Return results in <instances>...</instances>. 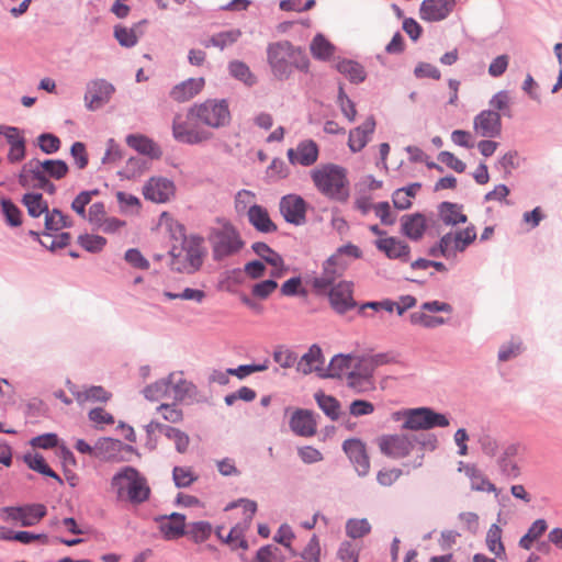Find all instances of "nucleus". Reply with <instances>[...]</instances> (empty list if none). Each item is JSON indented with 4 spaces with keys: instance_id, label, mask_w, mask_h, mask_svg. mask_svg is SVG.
<instances>
[{
    "instance_id": "obj_20",
    "label": "nucleus",
    "mask_w": 562,
    "mask_h": 562,
    "mask_svg": "<svg viewBox=\"0 0 562 562\" xmlns=\"http://www.w3.org/2000/svg\"><path fill=\"white\" fill-rule=\"evenodd\" d=\"M134 477H130V487L125 497L133 505H140L150 498L151 490L147 479L140 472L128 471ZM128 479V476H124Z\"/></svg>"
},
{
    "instance_id": "obj_39",
    "label": "nucleus",
    "mask_w": 562,
    "mask_h": 562,
    "mask_svg": "<svg viewBox=\"0 0 562 562\" xmlns=\"http://www.w3.org/2000/svg\"><path fill=\"white\" fill-rule=\"evenodd\" d=\"M336 69L344 76H346L350 82L360 83L367 78L364 67L352 59H342L337 63Z\"/></svg>"
},
{
    "instance_id": "obj_15",
    "label": "nucleus",
    "mask_w": 562,
    "mask_h": 562,
    "mask_svg": "<svg viewBox=\"0 0 562 562\" xmlns=\"http://www.w3.org/2000/svg\"><path fill=\"white\" fill-rule=\"evenodd\" d=\"M158 524L164 539L173 540L186 535V515L173 512L170 515H159L154 518Z\"/></svg>"
},
{
    "instance_id": "obj_63",
    "label": "nucleus",
    "mask_w": 562,
    "mask_h": 562,
    "mask_svg": "<svg viewBox=\"0 0 562 562\" xmlns=\"http://www.w3.org/2000/svg\"><path fill=\"white\" fill-rule=\"evenodd\" d=\"M300 557L305 561L321 562V544L316 535L311 537Z\"/></svg>"
},
{
    "instance_id": "obj_49",
    "label": "nucleus",
    "mask_w": 562,
    "mask_h": 562,
    "mask_svg": "<svg viewBox=\"0 0 562 562\" xmlns=\"http://www.w3.org/2000/svg\"><path fill=\"white\" fill-rule=\"evenodd\" d=\"M38 164L48 178L56 180L65 178L69 171L68 165L61 159H46Z\"/></svg>"
},
{
    "instance_id": "obj_32",
    "label": "nucleus",
    "mask_w": 562,
    "mask_h": 562,
    "mask_svg": "<svg viewBox=\"0 0 562 562\" xmlns=\"http://www.w3.org/2000/svg\"><path fill=\"white\" fill-rule=\"evenodd\" d=\"M462 205L452 202H441L438 205V214L442 223L447 226H456L458 224H464L468 221V216L462 213Z\"/></svg>"
},
{
    "instance_id": "obj_56",
    "label": "nucleus",
    "mask_w": 562,
    "mask_h": 562,
    "mask_svg": "<svg viewBox=\"0 0 562 562\" xmlns=\"http://www.w3.org/2000/svg\"><path fill=\"white\" fill-rule=\"evenodd\" d=\"M79 245L89 252H100L106 245V239L100 235L83 234L78 237Z\"/></svg>"
},
{
    "instance_id": "obj_22",
    "label": "nucleus",
    "mask_w": 562,
    "mask_h": 562,
    "mask_svg": "<svg viewBox=\"0 0 562 562\" xmlns=\"http://www.w3.org/2000/svg\"><path fill=\"white\" fill-rule=\"evenodd\" d=\"M324 369V356L321 347L316 344L312 345L300 359L297 358L296 371L304 375L315 371L321 376Z\"/></svg>"
},
{
    "instance_id": "obj_34",
    "label": "nucleus",
    "mask_w": 562,
    "mask_h": 562,
    "mask_svg": "<svg viewBox=\"0 0 562 562\" xmlns=\"http://www.w3.org/2000/svg\"><path fill=\"white\" fill-rule=\"evenodd\" d=\"M172 378H176V372H171L166 378L147 385L143 390L145 398L150 402H158L159 400L169 396V393L171 392Z\"/></svg>"
},
{
    "instance_id": "obj_46",
    "label": "nucleus",
    "mask_w": 562,
    "mask_h": 562,
    "mask_svg": "<svg viewBox=\"0 0 562 562\" xmlns=\"http://www.w3.org/2000/svg\"><path fill=\"white\" fill-rule=\"evenodd\" d=\"M548 529V524L544 519L539 518L535 520L527 532L520 538L519 547L529 550L532 547V543L538 540Z\"/></svg>"
},
{
    "instance_id": "obj_54",
    "label": "nucleus",
    "mask_w": 562,
    "mask_h": 562,
    "mask_svg": "<svg viewBox=\"0 0 562 562\" xmlns=\"http://www.w3.org/2000/svg\"><path fill=\"white\" fill-rule=\"evenodd\" d=\"M413 325H422L426 328H435L446 324V319L441 316H430L422 311L413 312L409 315Z\"/></svg>"
},
{
    "instance_id": "obj_58",
    "label": "nucleus",
    "mask_w": 562,
    "mask_h": 562,
    "mask_svg": "<svg viewBox=\"0 0 562 562\" xmlns=\"http://www.w3.org/2000/svg\"><path fill=\"white\" fill-rule=\"evenodd\" d=\"M491 110H494L498 113L502 112L503 115L510 117L512 113L509 110V93L506 90H501L495 93L491 100L488 101Z\"/></svg>"
},
{
    "instance_id": "obj_27",
    "label": "nucleus",
    "mask_w": 562,
    "mask_h": 562,
    "mask_svg": "<svg viewBox=\"0 0 562 562\" xmlns=\"http://www.w3.org/2000/svg\"><path fill=\"white\" fill-rule=\"evenodd\" d=\"M121 447V440L109 437L100 438L95 442V458L111 462H128L126 456H119L117 448Z\"/></svg>"
},
{
    "instance_id": "obj_35",
    "label": "nucleus",
    "mask_w": 562,
    "mask_h": 562,
    "mask_svg": "<svg viewBox=\"0 0 562 562\" xmlns=\"http://www.w3.org/2000/svg\"><path fill=\"white\" fill-rule=\"evenodd\" d=\"M67 383L69 385V391L72 393V395L79 403L106 402L111 397V393L100 385H92L83 391H79L76 389L75 385L70 383V381H68Z\"/></svg>"
},
{
    "instance_id": "obj_33",
    "label": "nucleus",
    "mask_w": 562,
    "mask_h": 562,
    "mask_svg": "<svg viewBox=\"0 0 562 562\" xmlns=\"http://www.w3.org/2000/svg\"><path fill=\"white\" fill-rule=\"evenodd\" d=\"M352 359L351 355L338 353L334 356L324 372L321 373V378L340 379L344 374L348 375Z\"/></svg>"
},
{
    "instance_id": "obj_48",
    "label": "nucleus",
    "mask_w": 562,
    "mask_h": 562,
    "mask_svg": "<svg viewBox=\"0 0 562 562\" xmlns=\"http://www.w3.org/2000/svg\"><path fill=\"white\" fill-rule=\"evenodd\" d=\"M347 537L360 539L369 535L372 530L371 524L367 518H349L345 526Z\"/></svg>"
},
{
    "instance_id": "obj_52",
    "label": "nucleus",
    "mask_w": 562,
    "mask_h": 562,
    "mask_svg": "<svg viewBox=\"0 0 562 562\" xmlns=\"http://www.w3.org/2000/svg\"><path fill=\"white\" fill-rule=\"evenodd\" d=\"M1 212L9 226L18 227L22 224V212L10 199H1Z\"/></svg>"
},
{
    "instance_id": "obj_51",
    "label": "nucleus",
    "mask_w": 562,
    "mask_h": 562,
    "mask_svg": "<svg viewBox=\"0 0 562 562\" xmlns=\"http://www.w3.org/2000/svg\"><path fill=\"white\" fill-rule=\"evenodd\" d=\"M273 361L283 369L297 366V355L288 347L277 346L272 353Z\"/></svg>"
},
{
    "instance_id": "obj_36",
    "label": "nucleus",
    "mask_w": 562,
    "mask_h": 562,
    "mask_svg": "<svg viewBox=\"0 0 562 562\" xmlns=\"http://www.w3.org/2000/svg\"><path fill=\"white\" fill-rule=\"evenodd\" d=\"M74 222L65 215L59 209L49 210L45 216V232L43 236L52 237L53 232H58L63 228L72 227Z\"/></svg>"
},
{
    "instance_id": "obj_60",
    "label": "nucleus",
    "mask_w": 562,
    "mask_h": 562,
    "mask_svg": "<svg viewBox=\"0 0 562 562\" xmlns=\"http://www.w3.org/2000/svg\"><path fill=\"white\" fill-rule=\"evenodd\" d=\"M37 145L47 155L55 154L60 148V139L52 133H42L37 137Z\"/></svg>"
},
{
    "instance_id": "obj_40",
    "label": "nucleus",
    "mask_w": 562,
    "mask_h": 562,
    "mask_svg": "<svg viewBox=\"0 0 562 562\" xmlns=\"http://www.w3.org/2000/svg\"><path fill=\"white\" fill-rule=\"evenodd\" d=\"M22 204L26 207L27 214L31 217L37 218L42 214L49 211L47 202L44 200L43 194L38 192H29L23 194Z\"/></svg>"
},
{
    "instance_id": "obj_4",
    "label": "nucleus",
    "mask_w": 562,
    "mask_h": 562,
    "mask_svg": "<svg viewBox=\"0 0 562 562\" xmlns=\"http://www.w3.org/2000/svg\"><path fill=\"white\" fill-rule=\"evenodd\" d=\"M217 226L210 229L207 239L215 261H222L238 254L245 246L239 231L226 218L217 217Z\"/></svg>"
},
{
    "instance_id": "obj_19",
    "label": "nucleus",
    "mask_w": 562,
    "mask_h": 562,
    "mask_svg": "<svg viewBox=\"0 0 562 562\" xmlns=\"http://www.w3.org/2000/svg\"><path fill=\"white\" fill-rule=\"evenodd\" d=\"M172 136L177 142L196 145L211 138V133L190 128L186 122L180 121L177 115L172 121Z\"/></svg>"
},
{
    "instance_id": "obj_8",
    "label": "nucleus",
    "mask_w": 562,
    "mask_h": 562,
    "mask_svg": "<svg viewBox=\"0 0 562 562\" xmlns=\"http://www.w3.org/2000/svg\"><path fill=\"white\" fill-rule=\"evenodd\" d=\"M382 454L391 459L407 457L414 449V439L411 434L383 435L378 439Z\"/></svg>"
},
{
    "instance_id": "obj_11",
    "label": "nucleus",
    "mask_w": 562,
    "mask_h": 562,
    "mask_svg": "<svg viewBox=\"0 0 562 562\" xmlns=\"http://www.w3.org/2000/svg\"><path fill=\"white\" fill-rule=\"evenodd\" d=\"M352 288L353 283L350 281H340L329 288V303L336 313L345 314L356 307L357 303L352 297Z\"/></svg>"
},
{
    "instance_id": "obj_45",
    "label": "nucleus",
    "mask_w": 562,
    "mask_h": 562,
    "mask_svg": "<svg viewBox=\"0 0 562 562\" xmlns=\"http://www.w3.org/2000/svg\"><path fill=\"white\" fill-rule=\"evenodd\" d=\"M476 239V229L470 225L464 229L452 233L453 254L464 251Z\"/></svg>"
},
{
    "instance_id": "obj_38",
    "label": "nucleus",
    "mask_w": 562,
    "mask_h": 562,
    "mask_svg": "<svg viewBox=\"0 0 562 562\" xmlns=\"http://www.w3.org/2000/svg\"><path fill=\"white\" fill-rule=\"evenodd\" d=\"M23 461L31 470L42 475L52 477L56 480L59 484H63L61 477L47 464L45 458L42 454L25 453L23 456Z\"/></svg>"
},
{
    "instance_id": "obj_57",
    "label": "nucleus",
    "mask_w": 562,
    "mask_h": 562,
    "mask_svg": "<svg viewBox=\"0 0 562 562\" xmlns=\"http://www.w3.org/2000/svg\"><path fill=\"white\" fill-rule=\"evenodd\" d=\"M189 535L195 543L207 540L212 533V525L209 521H195L190 524Z\"/></svg>"
},
{
    "instance_id": "obj_30",
    "label": "nucleus",
    "mask_w": 562,
    "mask_h": 562,
    "mask_svg": "<svg viewBox=\"0 0 562 562\" xmlns=\"http://www.w3.org/2000/svg\"><path fill=\"white\" fill-rule=\"evenodd\" d=\"M204 79L189 78L177 86L170 91V97L178 102H186L196 95L204 87Z\"/></svg>"
},
{
    "instance_id": "obj_3",
    "label": "nucleus",
    "mask_w": 562,
    "mask_h": 562,
    "mask_svg": "<svg viewBox=\"0 0 562 562\" xmlns=\"http://www.w3.org/2000/svg\"><path fill=\"white\" fill-rule=\"evenodd\" d=\"M181 238V249L172 247L170 250L171 261L170 268L180 273H194L203 263V243L204 238L199 235L186 236V228L183 225H177Z\"/></svg>"
},
{
    "instance_id": "obj_37",
    "label": "nucleus",
    "mask_w": 562,
    "mask_h": 562,
    "mask_svg": "<svg viewBox=\"0 0 562 562\" xmlns=\"http://www.w3.org/2000/svg\"><path fill=\"white\" fill-rule=\"evenodd\" d=\"M128 471L139 472L136 468L131 465H125L121 468L114 475L111 477L110 486L111 490L115 493L117 499H123L125 494L127 493V488L130 487V479H124V476L134 477Z\"/></svg>"
},
{
    "instance_id": "obj_42",
    "label": "nucleus",
    "mask_w": 562,
    "mask_h": 562,
    "mask_svg": "<svg viewBox=\"0 0 562 562\" xmlns=\"http://www.w3.org/2000/svg\"><path fill=\"white\" fill-rule=\"evenodd\" d=\"M228 72L236 80L241 81L247 87H252L257 82L256 76L251 72L246 63L233 60L228 63Z\"/></svg>"
},
{
    "instance_id": "obj_53",
    "label": "nucleus",
    "mask_w": 562,
    "mask_h": 562,
    "mask_svg": "<svg viewBox=\"0 0 562 562\" xmlns=\"http://www.w3.org/2000/svg\"><path fill=\"white\" fill-rule=\"evenodd\" d=\"M46 507L43 504H26L25 512L22 517V527H31L36 525L46 516Z\"/></svg>"
},
{
    "instance_id": "obj_24",
    "label": "nucleus",
    "mask_w": 562,
    "mask_h": 562,
    "mask_svg": "<svg viewBox=\"0 0 562 562\" xmlns=\"http://www.w3.org/2000/svg\"><path fill=\"white\" fill-rule=\"evenodd\" d=\"M126 144L150 159H160L162 150L151 138L143 134H128L125 138Z\"/></svg>"
},
{
    "instance_id": "obj_1",
    "label": "nucleus",
    "mask_w": 562,
    "mask_h": 562,
    "mask_svg": "<svg viewBox=\"0 0 562 562\" xmlns=\"http://www.w3.org/2000/svg\"><path fill=\"white\" fill-rule=\"evenodd\" d=\"M267 61L273 78L279 81L288 80L294 69L307 74L311 64L303 47L285 40L268 44Z\"/></svg>"
},
{
    "instance_id": "obj_50",
    "label": "nucleus",
    "mask_w": 562,
    "mask_h": 562,
    "mask_svg": "<svg viewBox=\"0 0 562 562\" xmlns=\"http://www.w3.org/2000/svg\"><path fill=\"white\" fill-rule=\"evenodd\" d=\"M486 546L497 558L505 554V547L502 542V529L497 524H493L487 530Z\"/></svg>"
},
{
    "instance_id": "obj_21",
    "label": "nucleus",
    "mask_w": 562,
    "mask_h": 562,
    "mask_svg": "<svg viewBox=\"0 0 562 562\" xmlns=\"http://www.w3.org/2000/svg\"><path fill=\"white\" fill-rule=\"evenodd\" d=\"M519 442H510L503 447V451L497 459V465L501 473L507 479H516L520 475V469L514 458L519 453Z\"/></svg>"
},
{
    "instance_id": "obj_55",
    "label": "nucleus",
    "mask_w": 562,
    "mask_h": 562,
    "mask_svg": "<svg viewBox=\"0 0 562 562\" xmlns=\"http://www.w3.org/2000/svg\"><path fill=\"white\" fill-rule=\"evenodd\" d=\"M453 252L452 249V232H449L440 237L439 241L431 246L428 250L431 257H445L450 258Z\"/></svg>"
},
{
    "instance_id": "obj_31",
    "label": "nucleus",
    "mask_w": 562,
    "mask_h": 562,
    "mask_svg": "<svg viewBox=\"0 0 562 562\" xmlns=\"http://www.w3.org/2000/svg\"><path fill=\"white\" fill-rule=\"evenodd\" d=\"M171 392L176 403H183L196 397L198 387L191 381L183 379L182 372H176V378H172Z\"/></svg>"
},
{
    "instance_id": "obj_14",
    "label": "nucleus",
    "mask_w": 562,
    "mask_h": 562,
    "mask_svg": "<svg viewBox=\"0 0 562 562\" xmlns=\"http://www.w3.org/2000/svg\"><path fill=\"white\" fill-rule=\"evenodd\" d=\"M175 183L164 177L150 178L143 188V194L146 200L155 203H166L175 194Z\"/></svg>"
},
{
    "instance_id": "obj_47",
    "label": "nucleus",
    "mask_w": 562,
    "mask_h": 562,
    "mask_svg": "<svg viewBox=\"0 0 562 562\" xmlns=\"http://www.w3.org/2000/svg\"><path fill=\"white\" fill-rule=\"evenodd\" d=\"M157 427V425L155 426ZM159 432L164 434L168 439L175 441V448L177 452L184 453L187 452L190 443L189 436L175 427L171 426H158Z\"/></svg>"
},
{
    "instance_id": "obj_18",
    "label": "nucleus",
    "mask_w": 562,
    "mask_h": 562,
    "mask_svg": "<svg viewBox=\"0 0 562 562\" xmlns=\"http://www.w3.org/2000/svg\"><path fill=\"white\" fill-rule=\"evenodd\" d=\"M0 135H3L10 145L8 160L12 164L20 162L26 155V140L14 126L0 125Z\"/></svg>"
},
{
    "instance_id": "obj_64",
    "label": "nucleus",
    "mask_w": 562,
    "mask_h": 562,
    "mask_svg": "<svg viewBox=\"0 0 562 562\" xmlns=\"http://www.w3.org/2000/svg\"><path fill=\"white\" fill-rule=\"evenodd\" d=\"M114 37L123 47H133L137 43V36L133 29L117 25L114 27Z\"/></svg>"
},
{
    "instance_id": "obj_16",
    "label": "nucleus",
    "mask_w": 562,
    "mask_h": 562,
    "mask_svg": "<svg viewBox=\"0 0 562 562\" xmlns=\"http://www.w3.org/2000/svg\"><path fill=\"white\" fill-rule=\"evenodd\" d=\"M286 155L290 164L310 167L317 161L319 148L313 139H305L300 142L295 149L290 148Z\"/></svg>"
},
{
    "instance_id": "obj_26",
    "label": "nucleus",
    "mask_w": 562,
    "mask_h": 562,
    "mask_svg": "<svg viewBox=\"0 0 562 562\" xmlns=\"http://www.w3.org/2000/svg\"><path fill=\"white\" fill-rule=\"evenodd\" d=\"M248 222L254 228L262 234H270L277 232L278 227L270 218L266 207L259 204H252L247 210Z\"/></svg>"
},
{
    "instance_id": "obj_10",
    "label": "nucleus",
    "mask_w": 562,
    "mask_h": 562,
    "mask_svg": "<svg viewBox=\"0 0 562 562\" xmlns=\"http://www.w3.org/2000/svg\"><path fill=\"white\" fill-rule=\"evenodd\" d=\"M347 266L346 261H338V256L328 257L323 263L322 274L315 277L312 281L313 289L318 293L328 290Z\"/></svg>"
},
{
    "instance_id": "obj_41",
    "label": "nucleus",
    "mask_w": 562,
    "mask_h": 562,
    "mask_svg": "<svg viewBox=\"0 0 562 562\" xmlns=\"http://www.w3.org/2000/svg\"><path fill=\"white\" fill-rule=\"evenodd\" d=\"M315 59L328 60L335 53V46L321 33L316 34L310 45Z\"/></svg>"
},
{
    "instance_id": "obj_13",
    "label": "nucleus",
    "mask_w": 562,
    "mask_h": 562,
    "mask_svg": "<svg viewBox=\"0 0 562 562\" xmlns=\"http://www.w3.org/2000/svg\"><path fill=\"white\" fill-rule=\"evenodd\" d=\"M342 450L353 464L358 475L366 476L370 470V460L366 445L358 438H350L344 441Z\"/></svg>"
},
{
    "instance_id": "obj_25",
    "label": "nucleus",
    "mask_w": 562,
    "mask_h": 562,
    "mask_svg": "<svg viewBox=\"0 0 562 562\" xmlns=\"http://www.w3.org/2000/svg\"><path fill=\"white\" fill-rule=\"evenodd\" d=\"M426 227V217L422 213L406 214L401 217V233L414 241L422 239Z\"/></svg>"
},
{
    "instance_id": "obj_62",
    "label": "nucleus",
    "mask_w": 562,
    "mask_h": 562,
    "mask_svg": "<svg viewBox=\"0 0 562 562\" xmlns=\"http://www.w3.org/2000/svg\"><path fill=\"white\" fill-rule=\"evenodd\" d=\"M124 157L123 149L121 146L114 140V138H109L106 142V150L104 156L101 159L103 165L116 164L122 160Z\"/></svg>"
},
{
    "instance_id": "obj_23",
    "label": "nucleus",
    "mask_w": 562,
    "mask_h": 562,
    "mask_svg": "<svg viewBox=\"0 0 562 562\" xmlns=\"http://www.w3.org/2000/svg\"><path fill=\"white\" fill-rule=\"evenodd\" d=\"M375 247L385 254L389 259H400L404 262L409 260L411 247L407 243L396 237L379 238Z\"/></svg>"
},
{
    "instance_id": "obj_2",
    "label": "nucleus",
    "mask_w": 562,
    "mask_h": 562,
    "mask_svg": "<svg viewBox=\"0 0 562 562\" xmlns=\"http://www.w3.org/2000/svg\"><path fill=\"white\" fill-rule=\"evenodd\" d=\"M311 178L324 196L337 202H346L350 195L347 169L335 164H326L311 171Z\"/></svg>"
},
{
    "instance_id": "obj_59",
    "label": "nucleus",
    "mask_w": 562,
    "mask_h": 562,
    "mask_svg": "<svg viewBox=\"0 0 562 562\" xmlns=\"http://www.w3.org/2000/svg\"><path fill=\"white\" fill-rule=\"evenodd\" d=\"M497 167L503 169L505 177L512 175V170L520 167V157L517 150H509L505 153L497 161Z\"/></svg>"
},
{
    "instance_id": "obj_9",
    "label": "nucleus",
    "mask_w": 562,
    "mask_h": 562,
    "mask_svg": "<svg viewBox=\"0 0 562 562\" xmlns=\"http://www.w3.org/2000/svg\"><path fill=\"white\" fill-rule=\"evenodd\" d=\"M280 213L284 221L295 226L306 222L307 203L297 194H288L281 198L279 203Z\"/></svg>"
},
{
    "instance_id": "obj_29",
    "label": "nucleus",
    "mask_w": 562,
    "mask_h": 562,
    "mask_svg": "<svg viewBox=\"0 0 562 562\" xmlns=\"http://www.w3.org/2000/svg\"><path fill=\"white\" fill-rule=\"evenodd\" d=\"M375 120L371 115L364 123L349 132L348 146L352 153L360 151L368 144V136L373 134Z\"/></svg>"
},
{
    "instance_id": "obj_6",
    "label": "nucleus",
    "mask_w": 562,
    "mask_h": 562,
    "mask_svg": "<svg viewBox=\"0 0 562 562\" xmlns=\"http://www.w3.org/2000/svg\"><path fill=\"white\" fill-rule=\"evenodd\" d=\"M405 422L403 429L428 430L436 427H448L450 422L445 414L437 413L429 407L411 408L403 413Z\"/></svg>"
},
{
    "instance_id": "obj_44",
    "label": "nucleus",
    "mask_w": 562,
    "mask_h": 562,
    "mask_svg": "<svg viewBox=\"0 0 562 562\" xmlns=\"http://www.w3.org/2000/svg\"><path fill=\"white\" fill-rule=\"evenodd\" d=\"M251 249L263 260V262L272 267L279 268L284 265L282 256L263 241L254 243L251 245Z\"/></svg>"
},
{
    "instance_id": "obj_7",
    "label": "nucleus",
    "mask_w": 562,
    "mask_h": 562,
    "mask_svg": "<svg viewBox=\"0 0 562 562\" xmlns=\"http://www.w3.org/2000/svg\"><path fill=\"white\" fill-rule=\"evenodd\" d=\"M115 92V87L103 78L92 79L86 85L83 95L85 106L89 111H97L109 103Z\"/></svg>"
},
{
    "instance_id": "obj_17",
    "label": "nucleus",
    "mask_w": 562,
    "mask_h": 562,
    "mask_svg": "<svg viewBox=\"0 0 562 562\" xmlns=\"http://www.w3.org/2000/svg\"><path fill=\"white\" fill-rule=\"evenodd\" d=\"M456 7V0H424L420 4V18L427 22L447 19Z\"/></svg>"
},
{
    "instance_id": "obj_61",
    "label": "nucleus",
    "mask_w": 562,
    "mask_h": 562,
    "mask_svg": "<svg viewBox=\"0 0 562 562\" xmlns=\"http://www.w3.org/2000/svg\"><path fill=\"white\" fill-rule=\"evenodd\" d=\"M172 479L177 487L183 488L190 486L198 477L189 468L175 467L172 470Z\"/></svg>"
},
{
    "instance_id": "obj_12",
    "label": "nucleus",
    "mask_w": 562,
    "mask_h": 562,
    "mask_svg": "<svg viewBox=\"0 0 562 562\" xmlns=\"http://www.w3.org/2000/svg\"><path fill=\"white\" fill-rule=\"evenodd\" d=\"M473 128L481 137H498L502 134V114L494 110H483L474 116Z\"/></svg>"
},
{
    "instance_id": "obj_28",
    "label": "nucleus",
    "mask_w": 562,
    "mask_h": 562,
    "mask_svg": "<svg viewBox=\"0 0 562 562\" xmlns=\"http://www.w3.org/2000/svg\"><path fill=\"white\" fill-rule=\"evenodd\" d=\"M291 430L303 437H311L316 432V423L307 409H296L290 419Z\"/></svg>"
},
{
    "instance_id": "obj_5",
    "label": "nucleus",
    "mask_w": 562,
    "mask_h": 562,
    "mask_svg": "<svg viewBox=\"0 0 562 562\" xmlns=\"http://www.w3.org/2000/svg\"><path fill=\"white\" fill-rule=\"evenodd\" d=\"M188 117L196 120L212 128H221L229 124L231 111L227 100L207 99L189 109Z\"/></svg>"
},
{
    "instance_id": "obj_43",
    "label": "nucleus",
    "mask_w": 562,
    "mask_h": 562,
    "mask_svg": "<svg viewBox=\"0 0 562 562\" xmlns=\"http://www.w3.org/2000/svg\"><path fill=\"white\" fill-rule=\"evenodd\" d=\"M318 407L324 414L331 420H337L340 416V403L331 395H327L323 392H317L314 395Z\"/></svg>"
}]
</instances>
